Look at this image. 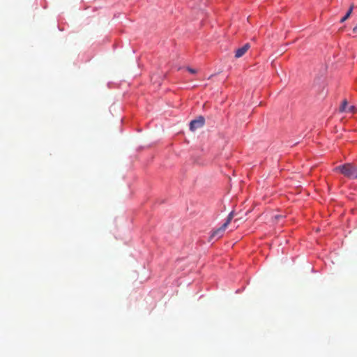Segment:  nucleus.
I'll return each mask as SVG.
<instances>
[{"instance_id": "nucleus-1", "label": "nucleus", "mask_w": 357, "mask_h": 357, "mask_svg": "<svg viewBox=\"0 0 357 357\" xmlns=\"http://www.w3.org/2000/svg\"><path fill=\"white\" fill-rule=\"evenodd\" d=\"M335 170L340 172L349 178H357V166L354 165L351 163H346L343 165L337 166L335 168Z\"/></svg>"}, {"instance_id": "nucleus-2", "label": "nucleus", "mask_w": 357, "mask_h": 357, "mask_svg": "<svg viewBox=\"0 0 357 357\" xmlns=\"http://www.w3.org/2000/svg\"><path fill=\"white\" fill-rule=\"evenodd\" d=\"M234 216V212L231 211L227 216L226 222L218 229L214 230L209 238V241L213 240V238L219 239L220 238L225 234L226 229L228 225L231 222V220Z\"/></svg>"}, {"instance_id": "nucleus-3", "label": "nucleus", "mask_w": 357, "mask_h": 357, "mask_svg": "<svg viewBox=\"0 0 357 357\" xmlns=\"http://www.w3.org/2000/svg\"><path fill=\"white\" fill-rule=\"evenodd\" d=\"M205 123V119L203 116H199L198 119L192 120L190 123V129L192 131L197 128H202Z\"/></svg>"}, {"instance_id": "nucleus-4", "label": "nucleus", "mask_w": 357, "mask_h": 357, "mask_svg": "<svg viewBox=\"0 0 357 357\" xmlns=\"http://www.w3.org/2000/svg\"><path fill=\"white\" fill-rule=\"evenodd\" d=\"M250 45L249 43L245 44L243 47L236 50V51L235 52V57L237 59L241 58L247 52V51L250 49Z\"/></svg>"}, {"instance_id": "nucleus-5", "label": "nucleus", "mask_w": 357, "mask_h": 357, "mask_svg": "<svg viewBox=\"0 0 357 357\" xmlns=\"http://www.w3.org/2000/svg\"><path fill=\"white\" fill-rule=\"evenodd\" d=\"M354 7V5L351 6V7L349 8V10L346 13V15L341 19V20H340L341 22H344V21H346L349 17V16L351 15V13L353 11Z\"/></svg>"}, {"instance_id": "nucleus-6", "label": "nucleus", "mask_w": 357, "mask_h": 357, "mask_svg": "<svg viewBox=\"0 0 357 357\" xmlns=\"http://www.w3.org/2000/svg\"><path fill=\"white\" fill-rule=\"evenodd\" d=\"M347 104H348L347 101L346 100H344L342 102V105H341V106L340 107V112H347V107H347Z\"/></svg>"}, {"instance_id": "nucleus-7", "label": "nucleus", "mask_w": 357, "mask_h": 357, "mask_svg": "<svg viewBox=\"0 0 357 357\" xmlns=\"http://www.w3.org/2000/svg\"><path fill=\"white\" fill-rule=\"evenodd\" d=\"M347 112L354 113L355 112V107L354 106H350L347 107Z\"/></svg>"}, {"instance_id": "nucleus-8", "label": "nucleus", "mask_w": 357, "mask_h": 357, "mask_svg": "<svg viewBox=\"0 0 357 357\" xmlns=\"http://www.w3.org/2000/svg\"><path fill=\"white\" fill-rule=\"evenodd\" d=\"M187 70L192 74H195L197 72L196 69H194V68H192L190 67L187 68Z\"/></svg>"}, {"instance_id": "nucleus-9", "label": "nucleus", "mask_w": 357, "mask_h": 357, "mask_svg": "<svg viewBox=\"0 0 357 357\" xmlns=\"http://www.w3.org/2000/svg\"><path fill=\"white\" fill-rule=\"evenodd\" d=\"M353 32L354 33H357V24L354 27Z\"/></svg>"}, {"instance_id": "nucleus-10", "label": "nucleus", "mask_w": 357, "mask_h": 357, "mask_svg": "<svg viewBox=\"0 0 357 357\" xmlns=\"http://www.w3.org/2000/svg\"><path fill=\"white\" fill-rule=\"evenodd\" d=\"M275 219H278V215H276V216L275 217Z\"/></svg>"}]
</instances>
